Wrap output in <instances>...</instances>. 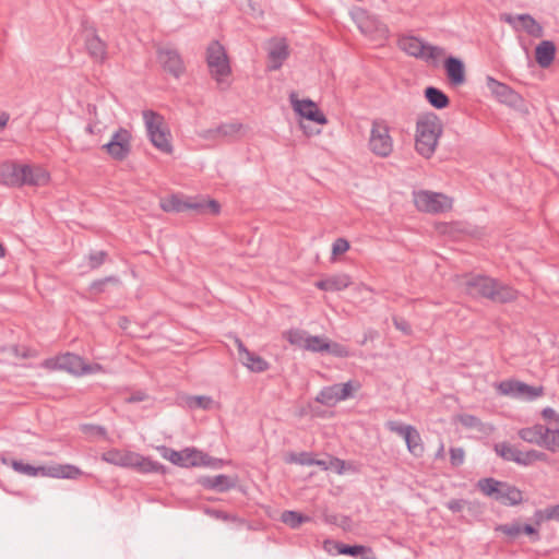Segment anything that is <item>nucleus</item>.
I'll return each instance as SVG.
<instances>
[{
    "mask_svg": "<svg viewBox=\"0 0 559 559\" xmlns=\"http://www.w3.org/2000/svg\"><path fill=\"white\" fill-rule=\"evenodd\" d=\"M326 354H330L337 358H346L349 356V350L346 346H344L341 343L332 342L329 340L328 343V349L325 352Z\"/></svg>",
    "mask_w": 559,
    "mask_h": 559,
    "instance_id": "864d4df0",
    "label": "nucleus"
},
{
    "mask_svg": "<svg viewBox=\"0 0 559 559\" xmlns=\"http://www.w3.org/2000/svg\"><path fill=\"white\" fill-rule=\"evenodd\" d=\"M493 450L502 460L508 462H515L518 449L508 442H500L493 445Z\"/></svg>",
    "mask_w": 559,
    "mask_h": 559,
    "instance_id": "a19ab883",
    "label": "nucleus"
},
{
    "mask_svg": "<svg viewBox=\"0 0 559 559\" xmlns=\"http://www.w3.org/2000/svg\"><path fill=\"white\" fill-rule=\"evenodd\" d=\"M358 388V384L354 386L353 381L324 386L316 396V402L325 406H334L337 402L349 399L353 391Z\"/></svg>",
    "mask_w": 559,
    "mask_h": 559,
    "instance_id": "f8f14e48",
    "label": "nucleus"
},
{
    "mask_svg": "<svg viewBox=\"0 0 559 559\" xmlns=\"http://www.w3.org/2000/svg\"><path fill=\"white\" fill-rule=\"evenodd\" d=\"M21 181L20 187L23 186H44L49 180V174L40 167H32L29 165H22L19 169Z\"/></svg>",
    "mask_w": 559,
    "mask_h": 559,
    "instance_id": "aec40b11",
    "label": "nucleus"
},
{
    "mask_svg": "<svg viewBox=\"0 0 559 559\" xmlns=\"http://www.w3.org/2000/svg\"><path fill=\"white\" fill-rule=\"evenodd\" d=\"M466 500L464 499H451L445 503V507L453 513H459L465 507Z\"/></svg>",
    "mask_w": 559,
    "mask_h": 559,
    "instance_id": "774afa93",
    "label": "nucleus"
},
{
    "mask_svg": "<svg viewBox=\"0 0 559 559\" xmlns=\"http://www.w3.org/2000/svg\"><path fill=\"white\" fill-rule=\"evenodd\" d=\"M206 63L211 75L217 81V83H222L223 78L231 73L226 50L217 40L211 41L207 46Z\"/></svg>",
    "mask_w": 559,
    "mask_h": 559,
    "instance_id": "39448f33",
    "label": "nucleus"
},
{
    "mask_svg": "<svg viewBox=\"0 0 559 559\" xmlns=\"http://www.w3.org/2000/svg\"><path fill=\"white\" fill-rule=\"evenodd\" d=\"M241 364L252 372H264L270 368L269 361L253 352L247 353Z\"/></svg>",
    "mask_w": 559,
    "mask_h": 559,
    "instance_id": "c9c22d12",
    "label": "nucleus"
},
{
    "mask_svg": "<svg viewBox=\"0 0 559 559\" xmlns=\"http://www.w3.org/2000/svg\"><path fill=\"white\" fill-rule=\"evenodd\" d=\"M242 127V123L239 122L221 123L216 128L204 130L202 138L206 140L224 138L228 141H233L237 138Z\"/></svg>",
    "mask_w": 559,
    "mask_h": 559,
    "instance_id": "412c9836",
    "label": "nucleus"
},
{
    "mask_svg": "<svg viewBox=\"0 0 559 559\" xmlns=\"http://www.w3.org/2000/svg\"><path fill=\"white\" fill-rule=\"evenodd\" d=\"M148 399V394L145 391L138 390L132 392L129 396L124 399L126 403L134 404L146 401Z\"/></svg>",
    "mask_w": 559,
    "mask_h": 559,
    "instance_id": "338daca9",
    "label": "nucleus"
},
{
    "mask_svg": "<svg viewBox=\"0 0 559 559\" xmlns=\"http://www.w3.org/2000/svg\"><path fill=\"white\" fill-rule=\"evenodd\" d=\"M289 99L294 111L300 118L318 124H325L328 122L325 115L318 108L313 100L309 98L300 100L297 98L295 93L290 94Z\"/></svg>",
    "mask_w": 559,
    "mask_h": 559,
    "instance_id": "4468645a",
    "label": "nucleus"
},
{
    "mask_svg": "<svg viewBox=\"0 0 559 559\" xmlns=\"http://www.w3.org/2000/svg\"><path fill=\"white\" fill-rule=\"evenodd\" d=\"M281 521L290 528L296 530L304 523L309 522L310 518L298 511L285 510L281 514Z\"/></svg>",
    "mask_w": 559,
    "mask_h": 559,
    "instance_id": "e433bc0d",
    "label": "nucleus"
},
{
    "mask_svg": "<svg viewBox=\"0 0 559 559\" xmlns=\"http://www.w3.org/2000/svg\"><path fill=\"white\" fill-rule=\"evenodd\" d=\"M465 452L462 448L450 449V463L452 466L457 467L464 463Z\"/></svg>",
    "mask_w": 559,
    "mask_h": 559,
    "instance_id": "052dcab7",
    "label": "nucleus"
},
{
    "mask_svg": "<svg viewBox=\"0 0 559 559\" xmlns=\"http://www.w3.org/2000/svg\"><path fill=\"white\" fill-rule=\"evenodd\" d=\"M81 29L88 56L96 61L103 62L107 57V44L98 36L94 23L87 17H83Z\"/></svg>",
    "mask_w": 559,
    "mask_h": 559,
    "instance_id": "6e6552de",
    "label": "nucleus"
},
{
    "mask_svg": "<svg viewBox=\"0 0 559 559\" xmlns=\"http://www.w3.org/2000/svg\"><path fill=\"white\" fill-rule=\"evenodd\" d=\"M408 452L415 457H421L425 451L424 443L420 437L419 431L414 428V430L406 436L404 439Z\"/></svg>",
    "mask_w": 559,
    "mask_h": 559,
    "instance_id": "4c0bfd02",
    "label": "nucleus"
},
{
    "mask_svg": "<svg viewBox=\"0 0 559 559\" xmlns=\"http://www.w3.org/2000/svg\"><path fill=\"white\" fill-rule=\"evenodd\" d=\"M427 102L436 109H444L450 105L449 96L440 88L427 86L424 90Z\"/></svg>",
    "mask_w": 559,
    "mask_h": 559,
    "instance_id": "2f4dec72",
    "label": "nucleus"
},
{
    "mask_svg": "<svg viewBox=\"0 0 559 559\" xmlns=\"http://www.w3.org/2000/svg\"><path fill=\"white\" fill-rule=\"evenodd\" d=\"M498 390L502 395L525 399L527 401H534L544 394V386L530 385L514 379L501 381L498 384Z\"/></svg>",
    "mask_w": 559,
    "mask_h": 559,
    "instance_id": "9b49d317",
    "label": "nucleus"
},
{
    "mask_svg": "<svg viewBox=\"0 0 559 559\" xmlns=\"http://www.w3.org/2000/svg\"><path fill=\"white\" fill-rule=\"evenodd\" d=\"M370 151L379 157H388L393 151V140L390 128L383 119H374L369 139Z\"/></svg>",
    "mask_w": 559,
    "mask_h": 559,
    "instance_id": "423d86ee",
    "label": "nucleus"
},
{
    "mask_svg": "<svg viewBox=\"0 0 559 559\" xmlns=\"http://www.w3.org/2000/svg\"><path fill=\"white\" fill-rule=\"evenodd\" d=\"M352 284V280L347 274H335L314 283L318 289L324 292H341Z\"/></svg>",
    "mask_w": 559,
    "mask_h": 559,
    "instance_id": "5701e85b",
    "label": "nucleus"
},
{
    "mask_svg": "<svg viewBox=\"0 0 559 559\" xmlns=\"http://www.w3.org/2000/svg\"><path fill=\"white\" fill-rule=\"evenodd\" d=\"M21 164L15 162H4L0 164V183L8 187H20L21 176L19 169Z\"/></svg>",
    "mask_w": 559,
    "mask_h": 559,
    "instance_id": "393cba45",
    "label": "nucleus"
},
{
    "mask_svg": "<svg viewBox=\"0 0 559 559\" xmlns=\"http://www.w3.org/2000/svg\"><path fill=\"white\" fill-rule=\"evenodd\" d=\"M459 423L468 429H476L480 432L485 431V425L483 421L475 415L471 414H461L457 417Z\"/></svg>",
    "mask_w": 559,
    "mask_h": 559,
    "instance_id": "49530a36",
    "label": "nucleus"
},
{
    "mask_svg": "<svg viewBox=\"0 0 559 559\" xmlns=\"http://www.w3.org/2000/svg\"><path fill=\"white\" fill-rule=\"evenodd\" d=\"M131 132L128 129L120 127L112 133L109 142L102 146V150L105 151L114 160L122 162L131 153Z\"/></svg>",
    "mask_w": 559,
    "mask_h": 559,
    "instance_id": "1a4fd4ad",
    "label": "nucleus"
},
{
    "mask_svg": "<svg viewBox=\"0 0 559 559\" xmlns=\"http://www.w3.org/2000/svg\"><path fill=\"white\" fill-rule=\"evenodd\" d=\"M81 364H83V358L73 353L62 354L55 359V365L57 368L66 370L75 376H78Z\"/></svg>",
    "mask_w": 559,
    "mask_h": 559,
    "instance_id": "c85d7f7f",
    "label": "nucleus"
},
{
    "mask_svg": "<svg viewBox=\"0 0 559 559\" xmlns=\"http://www.w3.org/2000/svg\"><path fill=\"white\" fill-rule=\"evenodd\" d=\"M463 286L473 298H486L498 304L514 301L519 294L513 287L483 274L464 275Z\"/></svg>",
    "mask_w": 559,
    "mask_h": 559,
    "instance_id": "f257e3e1",
    "label": "nucleus"
},
{
    "mask_svg": "<svg viewBox=\"0 0 559 559\" xmlns=\"http://www.w3.org/2000/svg\"><path fill=\"white\" fill-rule=\"evenodd\" d=\"M160 207L167 213H183L192 210L198 214L210 213L212 215H218L222 206L219 202L214 199L185 198L182 194L174 193L160 201Z\"/></svg>",
    "mask_w": 559,
    "mask_h": 559,
    "instance_id": "20e7f679",
    "label": "nucleus"
},
{
    "mask_svg": "<svg viewBox=\"0 0 559 559\" xmlns=\"http://www.w3.org/2000/svg\"><path fill=\"white\" fill-rule=\"evenodd\" d=\"M414 203L418 211L432 214L443 213L451 207L447 195L426 190L414 192Z\"/></svg>",
    "mask_w": 559,
    "mask_h": 559,
    "instance_id": "9d476101",
    "label": "nucleus"
},
{
    "mask_svg": "<svg viewBox=\"0 0 559 559\" xmlns=\"http://www.w3.org/2000/svg\"><path fill=\"white\" fill-rule=\"evenodd\" d=\"M443 68L450 85L460 86L465 83V64L462 59L449 56L443 61Z\"/></svg>",
    "mask_w": 559,
    "mask_h": 559,
    "instance_id": "f3484780",
    "label": "nucleus"
},
{
    "mask_svg": "<svg viewBox=\"0 0 559 559\" xmlns=\"http://www.w3.org/2000/svg\"><path fill=\"white\" fill-rule=\"evenodd\" d=\"M119 284V278L115 275H109L104 278L95 280L90 285V292L93 294H102L106 290L107 284Z\"/></svg>",
    "mask_w": 559,
    "mask_h": 559,
    "instance_id": "de8ad7c7",
    "label": "nucleus"
},
{
    "mask_svg": "<svg viewBox=\"0 0 559 559\" xmlns=\"http://www.w3.org/2000/svg\"><path fill=\"white\" fill-rule=\"evenodd\" d=\"M496 531L506 534L511 539L516 538L521 534L519 522L499 524L496 526Z\"/></svg>",
    "mask_w": 559,
    "mask_h": 559,
    "instance_id": "5fc2aeb1",
    "label": "nucleus"
},
{
    "mask_svg": "<svg viewBox=\"0 0 559 559\" xmlns=\"http://www.w3.org/2000/svg\"><path fill=\"white\" fill-rule=\"evenodd\" d=\"M190 465L193 467L206 466L217 469L222 468L225 465V461L223 459L213 457L207 453H204L199 450V453L195 454V460L190 461Z\"/></svg>",
    "mask_w": 559,
    "mask_h": 559,
    "instance_id": "58836bf2",
    "label": "nucleus"
},
{
    "mask_svg": "<svg viewBox=\"0 0 559 559\" xmlns=\"http://www.w3.org/2000/svg\"><path fill=\"white\" fill-rule=\"evenodd\" d=\"M344 545L342 542L326 539L323 543V548L330 555H342L341 547Z\"/></svg>",
    "mask_w": 559,
    "mask_h": 559,
    "instance_id": "0e129e2a",
    "label": "nucleus"
},
{
    "mask_svg": "<svg viewBox=\"0 0 559 559\" xmlns=\"http://www.w3.org/2000/svg\"><path fill=\"white\" fill-rule=\"evenodd\" d=\"M350 248L349 241L345 238H337L332 243V255L337 257L347 252Z\"/></svg>",
    "mask_w": 559,
    "mask_h": 559,
    "instance_id": "13d9d810",
    "label": "nucleus"
},
{
    "mask_svg": "<svg viewBox=\"0 0 559 559\" xmlns=\"http://www.w3.org/2000/svg\"><path fill=\"white\" fill-rule=\"evenodd\" d=\"M443 48L425 43V48L423 49V57H419L418 59L426 61L436 60L441 55H443Z\"/></svg>",
    "mask_w": 559,
    "mask_h": 559,
    "instance_id": "6e6d98bb",
    "label": "nucleus"
},
{
    "mask_svg": "<svg viewBox=\"0 0 559 559\" xmlns=\"http://www.w3.org/2000/svg\"><path fill=\"white\" fill-rule=\"evenodd\" d=\"M143 119L152 144L163 153H171L169 133L162 129L163 117L153 110H144Z\"/></svg>",
    "mask_w": 559,
    "mask_h": 559,
    "instance_id": "0eeeda50",
    "label": "nucleus"
},
{
    "mask_svg": "<svg viewBox=\"0 0 559 559\" xmlns=\"http://www.w3.org/2000/svg\"><path fill=\"white\" fill-rule=\"evenodd\" d=\"M236 477L228 475H216V476H200L195 479V483L207 490H215L217 492H226L236 486Z\"/></svg>",
    "mask_w": 559,
    "mask_h": 559,
    "instance_id": "a211bd4d",
    "label": "nucleus"
},
{
    "mask_svg": "<svg viewBox=\"0 0 559 559\" xmlns=\"http://www.w3.org/2000/svg\"><path fill=\"white\" fill-rule=\"evenodd\" d=\"M501 21L511 25L515 31H524L534 38H539L544 35L543 26L528 13L522 14H508L501 15Z\"/></svg>",
    "mask_w": 559,
    "mask_h": 559,
    "instance_id": "ddd939ff",
    "label": "nucleus"
},
{
    "mask_svg": "<svg viewBox=\"0 0 559 559\" xmlns=\"http://www.w3.org/2000/svg\"><path fill=\"white\" fill-rule=\"evenodd\" d=\"M82 474V471L72 464H55L46 466V477L75 479Z\"/></svg>",
    "mask_w": 559,
    "mask_h": 559,
    "instance_id": "bb28decb",
    "label": "nucleus"
},
{
    "mask_svg": "<svg viewBox=\"0 0 559 559\" xmlns=\"http://www.w3.org/2000/svg\"><path fill=\"white\" fill-rule=\"evenodd\" d=\"M157 60L163 70L176 79H179L186 72L185 62L177 49L159 48L157 50Z\"/></svg>",
    "mask_w": 559,
    "mask_h": 559,
    "instance_id": "2eb2a0df",
    "label": "nucleus"
},
{
    "mask_svg": "<svg viewBox=\"0 0 559 559\" xmlns=\"http://www.w3.org/2000/svg\"><path fill=\"white\" fill-rule=\"evenodd\" d=\"M108 259L107 251L100 250V251H91L86 255L87 265L91 270H96L100 267L105 261Z\"/></svg>",
    "mask_w": 559,
    "mask_h": 559,
    "instance_id": "09e8293b",
    "label": "nucleus"
},
{
    "mask_svg": "<svg viewBox=\"0 0 559 559\" xmlns=\"http://www.w3.org/2000/svg\"><path fill=\"white\" fill-rule=\"evenodd\" d=\"M102 460L116 466L134 469L141 474L156 473L164 475L167 471V467L162 463L129 450L110 449L102 454Z\"/></svg>",
    "mask_w": 559,
    "mask_h": 559,
    "instance_id": "7ed1b4c3",
    "label": "nucleus"
},
{
    "mask_svg": "<svg viewBox=\"0 0 559 559\" xmlns=\"http://www.w3.org/2000/svg\"><path fill=\"white\" fill-rule=\"evenodd\" d=\"M502 483L503 481L498 480L493 477H485L480 478L476 483V488L479 491H481L485 496L492 498L496 501H499L501 497Z\"/></svg>",
    "mask_w": 559,
    "mask_h": 559,
    "instance_id": "c756f323",
    "label": "nucleus"
},
{
    "mask_svg": "<svg viewBox=\"0 0 559 559\" xmlns=\"http://www.w3.org/2000/svg\"><path fill=\"white\" fill-rule=\"evenodd\" d=\"M197 453L199 450L195 448H186L182 451H176L165 445L160 448L162 456L180 467H192L190 461L195 460Z\"/></svg>",
    "mask_w": 559,
    "mask_h": 559,
    "instance_id": "6ab92c4d",
    "label": "nucleus"
},
{
    "mask_svg": "<svg viewBox=\"0 0 559 559\" xmlns=\"http://www.w3.org/2000/svg\"><path fill=\"white\" fill-rule=\"evenodd\" d=\"M385 427L391 432H395L396 435L403 437V439H405L406 436L409 435L415 428L412 425H405V424H403L401 421H396V420L386 421Z\"/></svg>",
    "mask_w": 559,
    "mask_h": 559,
    "instance_id": "8fccbe9b",
    "label": "nucleus"
},
{
    "mask_svg": "<svg viewBox=\"0 0 559 559\" xmlns=\"http://www.w3.org/2000/svg\"><path fill=\"white\" fill-rule=\"evenodd\" d=\"M342 555L349 556L358 559H378L371 547L354 544H344L341 547Z\"/></svg>",
    "mask_w": 559,
    "mask_h": 559,
    "instance_id": "f704fd0d",
    "label": "nucleus"
},
{
    "mask_svg": "<svg viewBox=\"0 0 559 559\" xmlns=\"http://www.w3.org/2000/svg\"><path fill=\"white\" fill-rule=\"evenodd\" d=\"M556 45L551 40H542L535 48L536 63L547 69L554 62L556 57Z\"/></svg>",
    "mask_w": 559,
    "mask_h": 559,
    "instance_id": "b1692460",
    "label": "nucleus"
},
{
    "mask_svg": "<svg viewBox=\"0 0 559 559\" xmlns=\"http://www.w3.org/2000/svg\"><path fill=\"white\" fill-rule=\"evenodd\" d=\"M544 448L552 453L559 452V428L547 433Z\"/></svg>",
    "mask_w": 559,
    "mask_h": 559,
    "instance_id": "4d7b16f0",
    "label": "nucleus"
},
{
    "mask_svg": "<svg viewBox=\"0 0 559 559\" xmlns=\"http://www.w3.org/2000/svg\"><path fill=\"white\" fill-rule=\"evenodd\" d=\"M80 430L87 437L91 438H102L104 440L108 439L107 429L104 426L96 424H82L80 426Z\"/></svg>",
    "mask_w": 559,
    "mask_h": 559,
    "instance_id": "37998d69",
    "label": "nucleus"
},
{
    "mask_svg": "<svg viewBox=\"0 0 559 559\" xmlns=\"http://www.w3.org/2000/svg\"><path fill=\"white\" fill-rule=\"evenodd\" d=\"M329 469H334L338 475L345 473V461L335 456L328 455Z\"/></svg>",
    "mask_w": 559,
    "mask_h": 559,
    "instance_id": "69168bd1",
    "label": "nucleus"
},
{
    "mask_svg": "<svg viewBox=\"0 0 559 559\" xmlns=\"http://www.w3.org/2000/svg\"><path fill=\"white\" fill-rule=\"evenodd\" d=\"M443 132V124L435 112H426L416 122L415 148L424 158H430Z\"/></svg>",
    "mask_w": 559,
    "mask_h": 559,
    "instance_id": "f03ea898",
    "label": "nucleus"
},
{
    "mask_svg": "<svg viewBox=\"0 0 559 559\" xmlns=\"http://www.w3.org/2000/svg\"><path fill=\"white\" fill-rule=\"evenodd\" d=\"M288 56L289 49L285 40L276 41L269 51V59L271 61L269 69L278 70Z\"/></svg>",
    "mask_w": 559,
    "mask_h": 559,
    "instance_id": "cd10ccee",
    "label": "nucleus"
},
{
    "mask_svg": "<svg viewBox=\"0 0 559 559\" xmlns=\"http://www.w3.org/2000/svg\"><path fill=\"white\" fill-rule=\"evenodd\" d=\"M205 513L211 515L212 518L216 519V520H221V521H224V522H237L239 524H245L246 521L242 520V519H239L238 516L234 515V514H230V513H227L223 510H217V509H211V508H206L205 509Z\"/></svg>",
    "mask_w": 559,
    "mask_h": 559,
    "instance_id": "3c124183",
    "label": "nucleus"
},
{
    "mask_svg": "<svg viewBox=\"0 0 559 559\" xmlns=\"http://www.w3.org/2000/svg\"><path fill=\"white\" fill-rule=\"evenodd\" d=\"M520 530H521V533L527 535L530 537L531 542H533V543H536L540 539L539 532L535 525L527 524V523L523 524V525L520 524Z\"/></svg>",
    "mask_w": 559,
    "mask_h": 559,
    "instance_id": "e2e57ef3",
    "label": "nucleus"
},
{
    "mask_svg": "<svg viewBox=\"0 0 559 559\" xmlns=\"http://www.w3.org/2000/svg\"><path fill=\"white\" fill-rule=\"evenodd\" d=\"M213 399L206 395H192L187 397V404L191 409L200 408L209 411L213 406Z\"/></svg>",
    "mask_w": 559,
    "mask_h": 559,
    "instance_id": "79ce46f5",
    "label": "nucleus"
},
{
    "mask_svg": "<svg viewBox=\"0 0 559 559\" xmlns=\"http://www.w3.org/2000/svg\"><path fill=\"white\" fill-rule=\"evenodd\" d=\"M314 454L312 452L302 451L300 453L290 452L285 457L287 464L312 465Z\"/></svg>",
    "mask_w": 559,
    "mask_h": 559,
    "instance_id": "c03bdc74",
    "label": "nucleus"
},
{
    "mask_svg": "<svg viewBox=\"0 0 559 559\" xmlns=\"http://www.w3.org/2000/svg\"><path fill=\"white\" fill-rule=\"evenodd\" d=\"M329 338L320 335H310L305 345V349L312 353H325L328 349Z\"/></svg>",
    "mask_w": 559,
    "mask_h": 559,
    "instance_id": "ea45409f",
    "label": "nucleus"
},
{
    "mask_svg": "<svg viewBox=\"0 0 559 559\" xmlns=\"http://www.w3.org/2000/svg\"><path fill=\"white\" fill-rule=\"evenodd\" d=\"M549 520H555L554 506L535 510L533 515V522L535 526H540L543 522Z\"/></svg>",
    "mask_w": 559,
    "mask_h": 559,
    "instance_id": "603ef678",
    "label": "nucleus"
},
{
    "mask_svg": "<svg viewBox=\"0 0 559 559\" xmlns=\"http://www.w3.org/2000/svg\"><path fill=\"white\" fill-rule=\"evenodd\" d=\"M549 432H551V428L542 424H536L532 427L521 428L518 431V436L527 443L544 448L547 433Z\"/></svg>",
    "mask_w": 559,
    "mask_h": 559,
    "instance_id": "4be33fe9",
    "label": "nucleus"
},
{
    "mask_svg": "<svg viewBox=\"0 0 559 559\" xmlns=\"http://www.w3.org/2000/svg\"><path fill=\"white\" fill-rule=\"evenodd\" d=\"M1 462L4 465H10L16 473L36 477V476H45L46 477V466H34L28 463H24L22 460H9L5 456H1Z\"/></svg>",
    "mask_w": 559,
    "mask_h": 559,
    "instance_id": "a878e982",
    "label": "nucleus"
},
{
    "mask_svg": "<svg viewBox=\"0 0 559 559\" xmlns=\"http://www.w3.org/2000/svg\"><path fill=\"white\" fill-rule=\"evenodd\" d=\"M399 47L407 55L418 59L423 57L425 41L415 36H403L399 39Z\"/></svg>",
    "mask_w": 559,
    "mask_h": 559,
    "instance_id": "473e14b6",
    "label": "nucleus"
},
{
    "mask_svg": "<svg viewBox=\"0 0 559 559\" xmlns=\"http://www.w3.org/2000/svg\"><path fill=\"white\" fill-rule=\"evenodd\" d=\"M523 501L522 491L514 485L502 483L501 497L499 502L504 506H518Z\"/></svg>",
    "mask_w": 559,
    "mask_h": 559,
    "instance_id": "72a5a7b5",
    "label": "nucleus"
},
{
    "mask_svg": "<svg viewBox=\"0 0 559 559\" xmlns=\"http://www.w3.org/2000/svg\"><path fill=\"white\" fill-rule=\"evenodd\" d=\"M308 337L309 334L306 331L299 329H290L287 332L286 340L288 341L289 344L305 349V345L308 341Z\"/></svg>",
    "mask_w": 559,
    "mask_h": 559,
    "instance_id": "a18cd8bd",
    "label": "nucleus"
},
{
    "mask_svg": "<svg viewBox=\"0 0 559 559\" xmlns=\"http://www.w3.org/2000/svg\"><path fill=\"white\" fill-rule=\"evenodd\" d=\"M514 463H516L519 465H523V466L533 465L534 464L533 450H528L526 452H522V451L518 450Z\"/></svg>",
    "mask_w": 559,
    "mask_h": 559,
    "instance_id": "680f3d73",
    "label": "nucleus"
},
{
    "mask_svg": "<svg viewBox=\"0 0 559 559\" xmlns=\"http://www.w3.org/2000/svg\"><path fill=\"white\" fill-rule=\"evenodd\" d=\"M465 507H466L468 513L474 518H479L485 512V504L478 500H473V501L466 500Z\"/></svg>",
    "mask_w": 559,
    "mask_h": 559,
    "instance_id": "bf43d9fd",
    "label": "nucleus"
},
{
    "mask_svg": "<svg viewBox=\"0 0 559 559\" xmlns=\"http://www.w3.org/2000/svg\"><path fill=\"white\" fill-rule=\"evenodd\" d=\"M487 86L500 103L510 107H518L523 100L519 93L492 76H487Z\"/></svg>",
    "mask_w": 559,
    "mask_h": 559,
    "instance_id": "dca6fc26",
    "label": "nucleus"
},
{
    "mask_svg": "<svg viewBox=\"0 0 559 559\" xmlns=\"http://www.w3.org/2000/svg\"><path fill=\"white\" fill-rule=\"evenodd\" d=\"M502 483L503 481L498 480L493 477H485L480 478L476 483V488L479 491H481L485 496L492 498L496 501H499L501 497Z\"/></svg>",
    "mask_w": 559,
    "mask_h": 559,
    "instance_id": "7c9ffc66",
    "label": "nucleus"
}]
</instances>
